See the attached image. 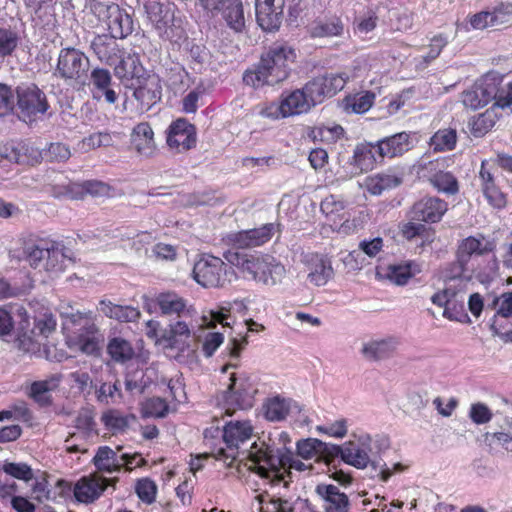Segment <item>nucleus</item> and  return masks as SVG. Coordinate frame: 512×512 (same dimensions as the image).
Here are the masks:
<instances>
[{
  "mask_svg": "<svg viewBox=\"0 0 512 512\" xmlns=\"http://www.w3.org/2000/svg\"><path fill=\"white\" fill-rule=\"evenodd\" d=\"M296 52L285 42H275L261 55L254 69L243 74V82L255 89L264 85L274 86L285 81L292 70Z\"/></svg>",
  "mask_w": 512,
  "mask_h": 512,
  "instance_id": "1",
  "label": "nucleus"
},
{
  "mask_svg": "<svg viewBox=\"0 0 512 512\" xmlns=\"http://www.w3.org/2000/svg\"><path fill=\"white\" fill-rule=\"evenodd\" d=\"M225 259L238 268L244 279L267 287L281 284L286 277L285 266L269 254H248L229 250L225 253Z\"/></svg>",
  "mask_w": 512,
  "mask_h": 512,
  "instance_id": "2",
  "label": "nucleus"
},
{
  "mask_svg": "<svg viewBox=\"0 0 512 512\" xmlns=\"http://www.w3.org/2000/svg\"><path fill=\"white\" fill-rule=\"evenodd\" d=\"M85 9L104 26L114 39H125L135 29V21L127 9L110 0H85Z\"/></svg>",
  "mask_w": 512,
  "mask_h": 512,
  "instance_id": "3",
  "label": "nucleus"
},
{
  "mask_svg": "<svg viewBox=\"0 0 512 512\" xmlns=\"http://www.w3.org/2000/svg\"><path fill=\"white\" fill-rule=\"evenodd\" d=\"M283 448H275L270 445L262 444L258 447L253 443L249 451H243L247 454L250 465L249 469L260 477L268 479L271 484L278 485L285 482L283 468Z\"/></svg>",
  "mask_w": 512,
  "mask_h": 512,
  "instance_id": "4",
  "label": "nucleus"
},
{
  "mask_svg": "<svg viewBox=\"0 0 512 512\" xmlns=\"http://www.w3.org/2000/svg\"><path fill=\"white\" fill-rule=\"evenodd\" d=\"M90 60L84 52L74 47L60 49L53 76L67 85L80 89L87 84Z\"/></svg>",
  "mask_w": 512,
  "mask_h": 512,
  "instance_id": "5",
  "label": "nucleus"
},
{
  "mask_svg": "<svg viewBox=\"0 0 512 512\" xmlns=\"http://www.w3.org/2000/svg\"><path fill=\"white\" fill-rule=\"evenodd\" d=\"M17 118L32 124L41 119L50 109L46 93L35 83H21L15 88Z\"/></svg>",
  "mask_w": 512,
  "mask_h": 512,
  "instance_id": "6",
  "label": "nucleus"
},
{
  "mask_svg": "<svg viewBox=\"0 0 512 512\" xmlns=\"http://www.w3.org/2000/svg\"><path fill=\"white\" fill-rule=\"evenodd\" d=\"M147 19L162 40L177 42L183 34L180 19L175 17V7L160 0H143Z\"/></svg>",
  "mask_w": 512,
  "mask_h": 512,
  "instance_id": "7",
  "label": "nucleus"
},
{
  "mask_svg": "<svg viewBox=\"0 0 512 512\" xmlns=\"http://www.w3.org/2000/svg\"><path fill=\"white\" fill-rule=\"evenodd\" d=\"M254 432L250 420H230L222 427V442L224 447L217 449V460H222L228 466L237 459L243 444L249 441Z\"/></svg>",
  "mask_w": 512,
  "mask_h": 512,
  "instance_id": "8",
  "label": "nucleus"
},
{
  "mask_svg": "<svg viewBox=\"0 0 512 512\" xmlns=\"http://www.w3.org/2000/svg\"><path fill=\"white\" fill-rule=\"evenodd\" d=\"M192 274L194 280L202 287L216 288L231 282L234 271L219 257L203 254L194 263Z\"/></svg>",
  "mask_w": 512,
  "mask_h": 512,
  "instance_id": "9",
  "label": "nucleus"
},
{
  "mask_svg": "<svg viewBox=\"0 0 512 512\" xmlns=\"http://www.w3.org/2000/svg\"><path fill=\"white\" fill-rule=\"evenodd\" d=\"M74 335L79 349L87 355H99L100 336L90 314L76 312L67 317L66 325Z\"/></svg>",
  "mask_w": 512,
  "mask_h": 512,
  "instance_id": "10",
  "label": "nucleus"
},
{
  "mask_svg": "<svg viewBox=\"0 0 512 512\" xmlns=\"http://www.w3.org/2000/svg\"><path fill=\"white\" fill-rule=\"evenodd\" d=\"M256 388L244 373H231L226 390L222 394L228 409H249L254 404Z\"/></svg>",
  "mask_w": 512,
  "mask_h": 512,
  "instance_id": "11",
  "label": "nucleus"
},
{
  "mask_svg": "<svg viewBox=\"0 0 512 512\" xmlns=\"http://www.w3.org/2000/svg\"><path fill=\"white\" fill-rule=\"evenodd\" d=\"M347 73L330 72L318 75L305 84V90L309 92L311 102L315 105L321 104L326 98L333 97L341 91L347 80Z\"/></svg>",
  "mask_w": 512,
  "mask_h": 512,
  "instance_id": "12",
  "label": "nucleus"
},
{
  "mask_svg": "<svg viewBox=\"0 0 512 512\" xmlns=\"http://www.w3.org/2000/svg\"><path fill=\"white\" fill-rule=\"evenodd\" d=\"M114 74L125 87H133L134 82L141 81L145 75V69L139 54L123 49L118 61L114 64Z\"/></svg>",
  "mask_w": 512,
  "mask_h": 512,
  "instance_id": "13",
  "label": "nucleus"
},
{
  "mask_svg": "<svg viewBox=\"0 0 512 512\" xmlns=\"http://www.w3.org/2000/svg\"><path fill=\"white\" fill-rule=\"evenodd\" d=\"M167 144L178 152L190 150L196 144V128L185 118L173 121L167 134Z\"/></svg>",
  "mask_w": 512,
  "mask_h": 512,
  "instance_id": "14",
  "label": "nucleus"
},
{
  "mask_svg": "<svg viewBox=\"0 0 512 512\" xmlns=\"http://www.w3.org/2000/svg\"><path fill=\"white\" fill-rule=\"evenodd\" d=\"M415 133L399 132L388 137L378 140L377 151L380 160L402 156L415 146Z\"/></svg>",
  "mask_w": 512,
  "mask_h": 512,
  "instance_id": "15",
  "label": "nucleus"
},
{
  "mask_svg": "<svg viewBox=\"0 0 512 512\" xmlns=\"http://www.w3.org/2000/svg\"><path fill=\"white\" fill-rule=\"evenodd\" d=\"M448 209V204L433 196H428L417 201L410 210L409 217L424 223H437Z\"/></svg>",
  "mask_w": 512,
  "mask_h": 512,
  "instance_id": "16",
  "label": "nucleus"
},
{
  "mask_svg": "<svg viewBox=\"0 0 512 512\" xmlns=\"http://www.w3.org/2000/svg\"><path fill=\"white\" fill-rule=\"evenodd\" d=\"M275 231V224L267 223L258 228L232 233L229 235V241L239 249L258 247L268 242Z\"/></svg>",
  "mask_w": 512,
  "mask_h": 512,
  "instance_id": "17",
  "label": "nucleus"
},
{
  "mask_svg": "<svg viewBox=\"0 0 512 512\" xmlns=\"http://www.w3.org/2000/svg\"><path fill=\"white\" fill-rule=\"evenodd\" d=\"M302 406L290 399L280 395L269 397L262 404V414L270 422H280L289 415L300 414Z\"/></svg>",
  "mask_w": 512,
  "mask_h": 512,
  "instance_id": "18",
  "label": "nucleus"
},
{
  "mask_svg": "<svg viewBox=\"0 0 512 512\" xmlns=\"http://www.w3.org/2000/svg\"><path fill=\"white\" fill-rule=\"evenodd\" d=\"M109 480L97 476H83L73 487V495L77 502L89 504L96 501L106 490Z\"/></svg>",
  "mask_w": 512,
  "mask_h": 512,
  "instance_id": "19",
  "label": "nucleus"
},
{
  "mask_svg": "<svg viewBox=\"0 0 512 512\" xmlns=\"http://www.w3.org/2000/svg\"><path fill=\"white\" fill-rule=\"evenodd\" d=\"M496 248L494 240L489 239L481 233L464 238L458 245L456 255L462 261H469L473 257L485 256L492 253Z\"/></svg>",
  "mask_w": 512,
  "mask_h": 512,
  "instance_id": "20",
  "label": "nucleus"
},
{
  "mask_svg": "<svg viewBox=\"0 0 512 512\" xmlns=\"http://www.w3.org/2000/svg\"><path fill=\"white\" fill-rule=\"evenodd\" d=\"M92 85L93 98L101 100L104 98L108 104H115L118 100V94L112 87V75L109 70L105 68H94L90 76L88 75Z\"/></svg>",
  "mask_w": 512,
  "mask_h": 512,
  "instance_id": "21",
  "label": "nucleus"
},
{
  "mask_svg": "<svg viewBox=\"0 0 512 512\" xmlns=\"http://www.w3.org/2000/svg\"><path fill=\"white\" fill-rule=\"evenodd\" d=\"M315 492L323 501L324 512H349V498L338 486L321 483Z\"/></svg>",
  "mask_w": 512,
  "mask_h": 512,
  "instance_id": "22",
  "label": "nucleus"
},
{
  "mask_svg": "<svg viewBox=\"0 0 512 512\" xmlns=\"http://www.w3.org/2000/svg\"><path fill=\"white\" fill-rule=\"evenodd\" d=\"M134 83L135 85L131 87L133 96L140 103L142 109L149 110L161 99L162 89L155 76L142 77L141 81Z\"/></svg>",
  "mask_w": 512,
  "mask_h": 512,
  "instance_id": "23",
  "label": "nucleus"
},
{
  "mask_svg": "<svg viewBox=\"0 0 512 512\" xmlns=\"http://www.w3.org/2000/svg\"><path fill=\"white\" fill-rule=\"evenodd\" d=\"M311 100L309 92L305 90V85L301 89L285 91L281 95L282 108L287 117L307 113L312 107L316 106Z\"/></svg>",
  "mask_w": 512,
  "mask_h": 512,
  "instance_id": "24",
  "label": "nucleus"
},
{
  "mask_svg": "<svg viewBox=\"0 0 512 512\" xmlns=\"http://www.w3.org/2000/svg\"><path fill=\"white\" fill-rule=\"evenodd\" d=\"M96 57L107 65L113 66L119 59L123 49L117 44L116 39L111 35H96L90 44Z\"/></svg>",
  "mask_w": 512,
  "mask_h": 512,
  "instance_id": "25",
  "label": "nucleus"
},
{
  "mask_svg": "<svg viewBox=\"0 0 512 512\" xmlns=\"http://www.w3.org/2000/svg\"><path fill=\"white\" fill-rule=\"evenodd\" d=\"M398 346V340L394 337L373 339L363 343L362 356L370 361H380L392 356Z\"/></svg>",
  "mask_w": 512,
  "mask_h": 512,
  "instance_id": "26",
  "label": "nucleus"
},
{
  "mask_svg": "<svg viewBox=\"0 0 512 512\" xmlns=\"http://www.w3.org/2000/svg\"><path fill=\"white\" fill-rule=\"evenodd\" d=\"M332 454L358 469L366 468L370 462L367 451L354 442H347L343 446L333 445Z\"/></svg>",
  "mask_w": 512,
  "mask_h": 512,
  "instance_id": "27",
  "label": "nucleus"
},
{
  "mask_svg": "<svg viewBox=\"0 0 512 512\" xmlns=\"http://www.w3.org/2000/svg\"><path fill=\"white\" fill-rule=\"evenodd\" d=\"M131 144L141 156L150 157L154 154V132L148 123L142 122L133 128Z\"/></svg>",
  "mask_w": 512,
  "mask_h": 512,
  "instance_id": "28",
  "label": "nucleus"
},
{
  "mask_svg": "<svg viewBox=\"0 0 512 512\" xmlns=\"http://www.w3.org/2000/svg\"><path fill=\"white\" fill-rule=\"evenodd\" d=\"M284 0H277V5L255 7L256 21L262 30L276 31L282 23Z\"/></svg>",
  "mask_w": 512,
  "mask_h": 512,
  "instance_id": "29",
  "label": "nucleus"
},
{
  "mask_svg": "<svg viewBox=\"0 0 512 512\" xmlns=\"http://www.w3.org/2000/svg\"><path fill=\"white\" fill-rule=\"evenodd\" d=\"M48 244L42 270L57 275L65 270L66 264L71 261V258L65 253L64 245L51 240H48Z\"/></svg>",
  "mask_w": 512,
  "mask_h": 512,
  "instance_id": "30",
  "label": "nucleus"
},
{
  "mask_svg": "<svg viewBox=\"0 0 512 512\" xmlns=\"http://www.w3.org/2000/svg\"><path fill=\"white\" fill-rule=\"evenodd\" d=\"M307 268V279L315 286H324L333 276L331 262L319 255L310 256Z\"/></svg>",
  "mask_w": 512,
  "mask_h": 512,
  "instance_id": "31",
  "label": "nucleus"
},
{
  "mask_svg": "<svg viewBox=\"0 0 512 512\" xmlns=\"http://www.w3.org/2000/svg\"><path fill=\"white\" fill-rule=\"evenodd\" d=\"M456 257V261L450 263L444 271L445 284L456 285V289L463 292L472 279V271L467 268V261Z\"/></svg>",
  "mask_w": 512,
  "mask_h": 512,
  "instance_id": "32",
  "label": "nucleus"
},
{
  "mask_svg": "<svg viewBox=\"0 0 512 512\" xmlns=\"http://www.w3.org/2000/svg\"><path fill=\"white\" fill-rule=\"evenodd\" d=\"M20 42L19 30L16 21L11 18L9 22H0V57L11 56Z\"/></svg>",
  "mask_w": 512,
  "mask_h": 512,
  "instance_id": "33",
  "label": "nucleus"
},
{
  "mask_svg": "<svg viewBox=\"0 0 512 512\" xmlns=\"http://www.w3.org/2000/svg\"><path fill=\"white\" fill-rule=\"evenodd\" d=\"M462 292L456 289V285L452 284H445V288L435 293L431 297V301L433 304L444 307L443 316L450 320H459L452 312V308L456 307V304L458 302L463 301V297L461 296V299H458L459 294Z\"/></svg>",
  "mask_w": 512,
  "mask_h": 512,
  "instance_id": "34",
  "label": "nucleus"
},
{
  "mask_svg": "<svg viewBox=\"0 0 512 512\" xmlns=\"http://www.w3.org/2000/svg\"><path fill=\"white\" fill-rule=\"evenodd\" d=\"M222 12V18L226 25L236 33H240L245 28V16L241 0H226Z\"/></svg>",
  "mask_w": 512,
  "mask_h": 512,
  "instance_id": "35",
  "label": "nucleus"
},
{
  "mask_svg": "<svg viewBox=\"0 0 512 512\" xmlns=\"http://www.w3.org/2000/svg\"><path fill=\"white\" fill-rule=\"evenodd\" d=\"M503 81L504 76L502 74L492 71L477 80L474 86L478 90V93L481 94L483 101L489 104L492 101L496 102L497 93Z\"/></svg>",
  "mask_w": 512,
  "mask_h": 512,
  "instance_id": "36",
  "label": "nucleus"
},
{
  "mask_svg": "<svg viewBox=\"0 0 512 512\" xmlns=\"http://www.w3.org/2000/svg\"><path fill=\"white\" fill-rule=\"evenodd\" d=\"M503 81L504 76L502 74L492 71L477 80L474 86L478 90V93L481 94L483 101L489 104L492 101L496 102L497 93Z\"/></svg>",
  "mask_w": 512,
  "mask_h": 512,
  "instance_id": "37",
  "label": "nucleus"
},
{
  "mask_svg": "<svg viewBox=\"0 0 512 512\" xmlns=\"http://www.w3.org/2000/svg\"><path fill=\"white\" fill-rule=\"evenodd\" d=\"M98 310L105 316L120 322H135L140 317V311L137 308L117 305L109 300L100 301Z\"/></svg>",
  "mask_w": 512,
  "mask_h": 512,
  "instance_id": "38",
  "label": "nucleus"
},
{
  "mask_svg": "<svg viewBox=\"0 0 512 512\" xmlns=\"http://www.w3.org/2000/svg\"><path fill=\"white\" fill-rule=\"evenodd\" d=\"M343 30V22L336 16L317 19L309 27L310 36L313 38L340 36Z\"/></svg>",
  "mask_w": 512,
  "mask_h": 512,
  "instance_id": "39",
  "label": "nucleus"
},
{
  "mask_svg": "<svg viewBox=\"0 0 512 512\" xmlns=\"http://www.w3.org/2000/svg\"><path fill=\"white\" fill-rule=\"evenodd\" d=\"M378 159L377 143H365L356 146L353 153L354 165L360 169L361 172L372 170Z\"/></svg>",
  "mask_w": 512,
  "mask_h": 512,
  "instance_id": "40",
  "label": "nucleus"
},
{
  "mask_svg": "<svg viewBox=\"0 0 512 512\" xmlns=\"http://www.w3.org/2000/svg\"><path fill=\"white\" fill-rule=\"evenodd\" d=\"M48 240L40 239L28 241L23 248L24 259L33 269L42 271L45 262V251L48 249Z\"/></svg>",
  "mask_w": 512,
  "mask_h": 512,
  "instance_id": "41",
  "label": "nucleus"
},
{
  "mask_svg": "<svg viewBox=\"0 0 512 512\" xmlns=\"http://www.w3.org/2000/svg\"><path fill=\"white\" fill-rule=\"evenodd\" d=\"M421 271L420 266L414 261H407L400 264L389 265L386 277L396 285H405L410 278Z\"/></svg>",
  "mask_w": 512,
  "mask_h": 512,
  "instance_id": "42",
  "label": "nucleus"
},
{
  "mask_svg": "<svg viewBox=\"0 0 512 512\" xmlns=\"http://www.w3.org/2000/svg\"><path fill=\"white\" fill-rule=\"evenodd\" d=\"M402 183V178L396 174L381 173L370 176L365 181L367 191L372 195H380L385 190L398 187Z\"/></svg>",
  "mask_w": 512,
  "mask_h": 512,
  "instance_id": "43",
  "label": "nucleus"
},
{
  "mask_svg": "<svg viewBox=\"0 0 512 512\" xmlns=\"http://www.w3.org/2000/svg\"><path fill=\"white\" fill-rule=\"evenodd\" d=\"M13 314H17L22 322L28 323L27 311L22 305L0 306V337L8 336L14 328Z\"/></svg>",
  "mask_w": 512,
  "mask_h": 512,
  "instance_id": "44",
  "label": "nucleus"
},
{
  "mask_svg": "<svg viewBox=\"0 0 512 512\" xmlns=\"http://www.w3.org/2000/svg\"><path fill=\"white\" fill-rule=\"evenodd\" d=\"M157 303L165 315L181 317L189 312L186 301L176 293H161L157 297Z\"/></svg>",
  "mask_w": 512,
  "mask_h": 512,
  "instance_id": "45",
  "label": "nucleus"
},
{
  "mask_svg": "<svg viewBox=\"0 0 512 512\" xmlns=\"http://www.w3.org/2000/svg\"><path fill=\"white\" fill-rule=\"evenodd\" d=\"M93 463L100 471L112 474L120 471L122 463L117 454L108 446H101L98 448Z\"/></svg>",
  "mask_w": 512,
  "mask_h": 512,
  "instance_id": "46",
  "label": "nucleus"
},
{
  "mask_svg": "<svg viewBox=\"0 0 512 512\" xmlns=\"http://www.w3.org/2000/svg\"><path fill=\"white\" fill-rule=\"evenodd\" d=\"M101 420L109 431L118 434L127 430L130 422L135 420V416L132 414L125 415L117 410H109L103 413Z\"/></svg>",
  "mask_w": 512,
  "mask_h": 512,
  "instance_id": "47",
  "label": "nucleus"
},
{
  "mask_svg": "<svg viewBox=\"0 0 512 512\" xmlns=\"http://www.w3.org/2000/svg\"><path fill=\"white\" fill-rule=\"evenodd\" d=\"M457 143V132L452 128L439 129L430 138L429 145L435 152L453 150Z\"/></svg>",
  "mask_w": 512,
  "mask_h": 512,
  "instance_id": "48",
  "label": "nucleus"
},
{
  "mask_svg": "<svg viewBox=\"0 0 512 512\" xmlns=\"http://www.w3.org/2000/svg\"><path fill=\"white\" fill-rule=\"evenodd\" d=\"M107 351L114 361L120 363L130 360L134 356L131 343L121 337L112 338L108 343Z\"/></svg>",
  "mask_w": 512,
  "mask_h": 512,
  "instance_id": "49",
  "label": "nucleus"
},
{
  "mask_svg": "<svg viewBox=\"0 0 512 512\" xmlns=\"http://www.w3.org/2000/svg\"><path fill=\"white\" fill-rule=\"evenodd\" d=\"M430 182L438 192L448 196L459 192L458 180L451 172L438 171L430 178Z\"/></svg>",
  "mask_w": 512,
  "mask_h": 512,
  "instance_id": "50",
  "label": "nucleus"
},
{
  "mask_svg": "<svg viewBox=\"0 0 512 512\" xmlns=\"http://www.w3.org/2000/svg\"><path fill=\"white\" fill-rule=\"evenodd\" d=\"M58 384V379L34 381L30 386V397L41 406L51 404L49 392Z\"/></svg>",
  "mask_w": 512,
  "mask_h": 512,
  "instance_id": "51",
  "label": "nucleus"
},
{
  "mask_svg": "<svg viewBox=\"0 0 512 512\" xmlns=\"http://www.w3.org/2000/svg\"><path fill=\"white\" fill-rule=\"evenodd\" d=\"M280 440L284 442V452H283V468L282 471L284 474L286 473V470L293 469L298 472H303L307 470L312 469V464H306L305 462L299 460L297 455L293 453V451L290 448L286 447V442H289V435L286 432H281L279 434Z\"/></svg>",
  "mask_w": 512,
  "mask_h": 512,
  "instance_id": "52",
  "label": "nucleus"
},
{
  "mask_svg": "<svg viewBox=\"0 0 512 512\" xmlns=\"http://www.w3.org/2000/svg\"><path fill=\"white\" fill-rule=\"evenodd\" d=\"M28 147L22 142H9L0 148V156L9 162L23 164L26 162Z\"/></svg>",
  "mask_w": 512,
  "mask_h": 512,
  "instance_id": "53",
  "label": "nucleus"
},
{
  "mask_svg": "<svg viewBox=\"0 0 512 512\" xmlns=\"http://www.w3.org/2000/svg\"><path fill=\"white\" fill-rule=\"evenodd\" d=\"M190 337L189 326L184 321H177L170 325V330L163 336L167 345L171 348H180V342Z\"/></svg>",
  "mask_w": 512,
  "mask_h": 512,
  "instance_id": "54",
  "label": "nucleus"
},
{
  "mask_svg": "<svg viewBox=\"0 0 512 512\" xmlns=\"http://www.w3.org/2000/svg\"><path fill=\"white\" fill-rule=\"evenodd\" d=\"M141 411L144 417L164 418L169 412V405L163 398L152 397L143 403Z\"/></svg>",
  "mask_w": 512,
  "mask_h": 512,
  "instance_id": "55",
  "label": "nucleus"
},
{
  "mask_svg": "<svg viewBox=\"0 0 512 512\" xmlns=\"http://www.w3.org/2000/svg\"><path fill=\"white\" fill-rule=\"evenodd\" d=\"M322 446L323 443L318 439L307 438L299 440L296 444V455L303 460L318 459Z\"/></svg>",
  "mask_w": 512,
  "mask_h": 512,
  "instance_id": "56",
  "label": "nucleus"
},
{
  "mask_svg": "<svg viewBox=\"0 0 512 512\" xmlns=\"http://www.w3.org/2000/svg\"><path fill=\"white\" fill-rule=\"evenodd\" d=\"M272 512H298V510L309 509L310 503L307 499L298 497L294 501L276 498L270 501Z\"/></svg>",
  "mask_w": 512,
  "mask_h": 512,
  "instance_id": "57",
  "label": "nucleus"
},
{
  "mask_svg": "<svg viewBox=\"0 0 512 512\" xmlns=\"http://www.w3.org/2000/svg\"><path fill=\"white\" fill-rule=\"evenodd\" d=\"M346 208V202L336 195H329L321 201L320 210L327 217L340 216L344 219L343 211Z\"/></svg>",
  "mask_w": 512,
  "mask_h": 512,
  "instance_id": "58",
  "label": "nucleus"
},
{
  "mask_svg": "<svg viewBox=\"0 0 512 512\" xmlns=\"http://www.w3.org/2000/svg\"><path fill=\"white\" fill-rule=\"evenodd\" d=\"M16 94L15 90L6 84L0 83V117L15 113Z\"/></svg>",
  "mask_w": 512,
  "mask_h": 512,
  "instance_id": "59",
  "label": "nucleus"
},
{
  "mask_svg": "<svg viewBox=\"0 0 512 512\" xmlns=\"http://www.w3.org/2000/svg\"><path fill=\"white\" fill-rule=\"evenodd\" d=\"M96 397L100 403L109 404L116 402V399L122 398L119 382L115 383H102L96 390Z\"/></svg>",
  "mask_w": 512,
  "mask_h": 512,
  "instance_id": "60",
  "label": "nucleus"
},
{
  "mask_svg": "<svg viewBox=\"0 0 512 512\" xmlns=\"http://www.w3.org/2000/svg\"><path fill=\"white\" fill-rule=\"evenodd\" d=\"M148 378L142 370H136L128 373L125 378V388L130 393L142 394L149 385Z\"/></svg>",
  "mask_w": 512,
  "mask_h": 512,
  "instance_id": "61",
  "label": "nucleus"
},
{
  "mask_svg": "<svg viewBox=\"0 0 512 512\" xmlns=\"http://www.w3.org/2000/svg\"><path fill=\"white\" fill-rule=\"evenodd\" d=\"M2 469L5 474L18 480L28 482L33 478L32 468L26 463L5 462Z\"/></svg>",
  "mask_w": 512,
  "mask_h": 512,
  "instance_id": "62",
  "label": "nucleus"
},
{
  "mask_svg": "<svg viewBox=\"0 0 512 512\" xmlns=\"http://www.w3.org/2000/svg\"><path fill=\"white\" fill-rule=\"evenodd\" d=\"M495 125V120L489 111L479 115L471 124V132L474 137H482Z\"/></svg>",
  "mask_w": 512,
  "mask_h": 512,
  "instance_id": "63",
  "label": "nucleus"
},
{
  "mask_svg": "<svg viewBox=\"0 0 512 512\" xmlns=\"http://www.w3.org/2000/svg\"><path fill=\"white\" fill-rule=\"evenodd\" d=\"M497 309V314L502 317L512 316V292H505L499 297H494L487 308Z\"/></svg>",
  "mask_w": 512,
  "mask_h": 512,
  "instance_id": "64",
  "label": "nucleus"
}]
</instances>
